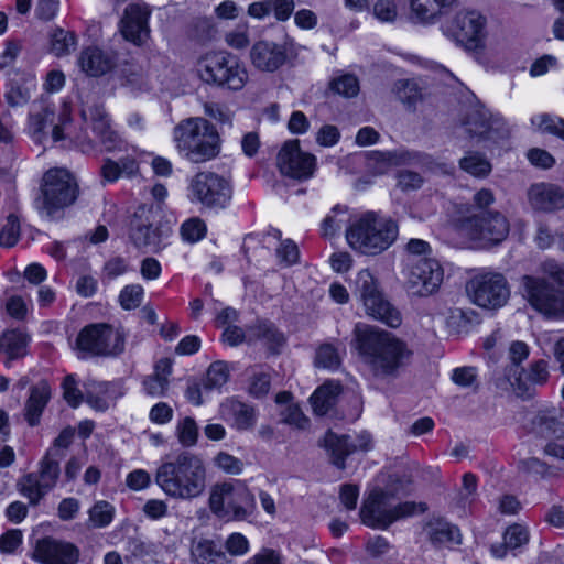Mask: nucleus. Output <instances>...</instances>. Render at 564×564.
<instances>
[{
  "instance_id": "1",
  "label": "nucleus",
  "mask_w": 564,
  "mask_h": 564,
  "mask_svg": "<svg viewBox=\"0 0 564 564\" xmlns=\"http://www.w3.org/2000/svg\"><path fill=\"white\" fill-rule=\"evenodd\" d=\"M354 344L369 375L377 380L397 379L411 364L413 351L390 332L357 324Z\"/></svg>"
},
{
  "instance_id": "2",
  "label": "nucleus",
  "mask_w": 564,
  "mask_h": 564,
  "mask_svg": "<svg viewBox=\"0 0 564 564\" xmlns=\"http://www.w3.org/2000/svg\"><path fill=\"white\" fill-rule=\"evenodd\" d=\"M542 275L525 274L520 290L528 303L547 317L564 318V264L553 259L540 264Z\"/></svg>"
},
{
  "instance_id": "3",
  "label": "nucleus",
  "mask_w": 564,
  "mask_h": 564,
  "mask_svg": "<svg viewBox=\"0 0 564 564\" xmlns=\"http://www.w3.org/2000/svg\"><path fill=\"white\" fill-rule=\"evenodd\" d=\"M155 484L171 498L195 499L206 489L205 464L199 456L191 452H182L174 460L159 466Z\"/></svg>"
},
{
  "instance_id": "4",
  "label": "nucleus",
  "mask_w": 564,
  "mask_h": 564,
  "mask_svg": "<svg viewBox=\"0 0 564 564\" xmlns=\"http://www.w3.org/2000/svg\"><path fill=\"white\" fill-rule=\"evenodd\" d=\"M210 512L224 522L252 523L258 516L256 495L245 480L229 479L212 486Z\"/></svg>"
},
{
  "instance_id": "5",
  "label": "nucleus",
  "mask_w": 564,
  "mask_h": 564,
  "mask_svg": "<svg viewBox=\"0 0 564 564\" xmlns=\"http://www.w3.org/2000/svg\"><path fill=\"white\" fill-rule=\"evenodd\" d=\"M398 235L397 221L375 212L364 213L346 228L349 247L365 256L382 253L394 243Z\"/></svg>"
},
{
  "instance_id": "6",
  "label": "nucleus",
  "mask_w": 564,
  "mask_h": 564,
  "mask_svg": "<svg viewBox=\"0 0 564 564\" xmlns=\"http://www.w3.org/2000/svg\"><path fill=\"white\" fill-rule=\"evenodd\" d=\"M180 153L192 163H204L220 152V137L208 120L202 117L182 120L173 131Z\"/></svg>"
},
{
  "instance_id": "7",
  "label": "nucleus",
  "mask_w": 564,
  "mask_h": 564,
  "mask_svg": "<svg viewBox=\"0 0 564 564\" xmlns=\"http://www.w3.org/2000/svg\"><path fill=\"white\" fill-rule=\"evenodd\" d=\"M355 294L368 317L391 328H398L402 324L400 310L390 302L379 279L370 270L364 269L358 272L355 281Z\"/></svg>"
},
{
  "instance_id": "8",
  "label": "nucleus",
  "mask_w": 564,
  "mask_h": 564,
  "mask_svg": "<svg viewBox=\"0 0 564 564\" xmlns=\"http://www.w3.org/2000/svg\"><path fill=\"white\" fill-rule=\"evenodd\" d=\"M427 510L425 502L405 501L399 505L392 503V497L382 489H375L364 501L360 508V518L364 524L386 530L393 522L423 513Z\"/></svg>"
},
{
  "instance_id": "9",
  "label": "nucleus",
  "mask_w": 564,
  "mask_h": 564,
  "mask_svg": "<svg viewBox=\"0 0 564 564\" xmlns=\"http://www.w3.org/2000/svg\"><path fill=\"white\" fill-rule=\"evenodd\" d=\"M78 195V184L75 176L66 169H51L42 180L41 195L35 199L37 212L48 219L74 204Z\"/></svg>"
},
{
  "instance_id": "10",
  "label": "nucleus",
  "mask_w": 564,
  "mask_h": 564,
  "mask_svg": "<svg viewBox=\"0 0 564 564\" xmlns=\"http://www.w3.org/2000/svg\"><path fill=\"white\" fill-rule=\"evenodd\" d=\"M198 74L204 83L234 91L241 90L248 79L239 58L224 51L208 53L200 58Z\"/></svg>"
},
{
  "instance_id": "11",
  "label": "nucleus",
  "mask_w": 564,
  "mask_h": 564,
  "mask_svg": "<svg viewBox=\"0 0 564 564\" xmlns=\"http://www.w3.org/2000/svg\"><path fill=\"white\" fill-rule=\"evenodd\" d=\"M122 330L106 323L85 326L77 335L74 349L79 358L115 357L124 350Z\"/></svg>"
},
{
  "instance_id": "12",
  "label": "nucleus",
  "mask_w": 564,
  "mask_h": 564,
  "mask_svg": "<svg viewBox=\"0 0 564 564\" xmlns=\"http://www.w3.org/2000/svg\"><path fill=\"white\" fill-rule=\"evenodd\" d=\"M187 197L191 203L206 208L224 209L231 200L232 187L227 178L215 172H198L189 181Z\"/></svg>"
},
{
  "instance_id": "13",
  "label": "nucleus",
  "mask_w": 564,
  "mask_h": 564,
  "mask_svg": "<svg viewBox=\"0 0 564 564\" xmlns=\"http://www.w3.org/2000/svg\"><path fill=\"white\" fill-rule=\"evenodd\" d=\"M486 18L478 11L464 10L441 23L443 34L465 50L480 47L486 35Z\"/></svg>"
},
{
  "instance_id": "14",
  "label": "nucleus",
  "mask_w": 564,
  "mask_h": 564,
  "mask_svg": "<svg viewBox=\"0 0 564 564\" xmlns=\"http://www.w3.org/2000/svg\"><path fill=\"white\" fill-rule=\"evenodd\" d=\"M462 128L470 139L484 143L486 148L508 139L510 134L505 120L492 116L484 107L469 108L462 120Z\"/></svg>"
},
{
  "instance_id": "15",
  "label": "nucleus",
  "mask_w": 564,
  "mask_h": 564,
  "mask_svg": "<svg viewBox=\"0 0 564 564\" xmlns=\"http://www.w3.org/2000/svg\"><path fill=\"white\" fill-rule=\"evenodd\" d=\"M471 301L484 308L498 310L510 297L507 279L497 272H484L469 280L466 286Z\"/></svg>"
},
{
  "instance_id": "16",
  "label": "nucleus",
  "mask_w": 564,
  "mask_h": 564,
  "mask_svg": "<svg viewBox=\"0 0 564 564\" xmlns=\"http://www.w3.org/2000/svg\"><path fill=\"white\" fill-rule=\"evenodd\" d=\"M61 460L44 455L39 470L24 475L17 484L19 492L36 506L56 486L61 475Z\"/></svg>"
},
{
  "instance_id": "17",
  "label": "nucleus",
  "mask_w": 564,
  "mask_h": 564,
  "mask_svg": "<svg viewBox=\"0 0 564 564\" xmlns=\"http://www.w3.org/2000/svg\"><path fill=\"white\" fill-rule=\"evenodd\" d=\"M368 166L376 173L382 174L390 166L420 167L423 171H446V164L437 163L432 155L419 151H370L367 153Z\"/></svg>"
},
{
  "instance_id": "18",
  "label": "nucleus",
  "mask_w": 564,
  "mask_h": 564,
  "mask_svg": "<svg viewBox=\"0 0 564 564\" xmlns=\"http://www.w3.org/2000/svg\"><path fill=\"white\" fill-rule=\"evenodd\" d=\"M469 237L485 247L500 243L509 234V221L500 212L476 213L463 223Z\"/></svg>"
},
{
  "instance_id": "19",
  "label": "nucleus",
  "mask_w": 564,
  "mask_h": 564,
  "mask_svg": "<svg viewBox=\"0 0 564 564\" xmlns=\"http://www.w3.org/2000/svg\"><path fill=\"white\" fill-rule=\"evenodd\" d=\"M405 285L412 295L424 297L435 293L444 279V270L435 258L421 259L404 267Z\"/></svg>"
},
{
  "instance_id": "20",
  "label": "nucleus",
  "mask_w": 564,
  "mask_h": 564,
  "mask_svg": "<svg viewBox=\"0 0 564 564\" xmlns=\"http://www.w3.org/2000/svg\"><path fill=\"white\" fill-rule=\"evenodd\" d=\"M170 234L169 228L154 226V213L145 206L139 207L131 218L129 237L137 248L158 252L164 247V240Z\"/></svg>"
},
{
  "instance_id": "21",
  "label": "nucleus",
  "mask_w": 564,
  "mask_h": 564,
  "mask_svg": "<svg viewBox=\"0 0 564 564\" xmlns=\"http://www.w3.org/2000/svg\"><path fill=\"white\" fill-rule=\"evenodd\" d=\"M276 164L283 175L306 181L314 174L316 158L311 153L303 152L299 140H290L279 151Z\"/></svg>"
},
{
  "instance_id": "22",
  "label": "nucleus",
  "mask_w": 564,
  "mask_h": 564,
  "mask_svg": "<svg viewBox=\"0 0 564 564\" xmlns=\"http://www.w3.org/2000/svg\"><path fill=\"white\" fill-rule=\"evenodd\" d=\"M85 122L90 123L91 130L107 152H121L127 143L111 128L110 119L101 105L83 106L80 110Z\"/></svg>"
},
{
  "instance_id": "23",
  "label": "nucleus",
  "mask_w": 564,
  "mask_h": 564,
  "mask_svg": "<svg viewBox=\"0 0 564 564\" xmlns=\"http://www.w3.org/2000/svg\"><path fill=\"white\" fill-rule=\"evenodd\" d=\"M151 11L144 3H130L126 7L119 21L123 39L135 44H143L150 34L149 18Z\"/></svg>"
},
{
  "instance_id": "24",
  "label": "nucleus",
  "mask_w": 564,
  "mask_h": 564,
  "mask_svg": "<svg viewBox=\"0 0 564 564\" xmlns=\"http://www.w3.org/2000/svg\"><path fill=\"white\" fill-rule=\"evenodd\" d=\"M31 557L41 564H76L79 550L73 543L46 536L36 542Z\"/></svg>"
},
{
  "instance_id": "25",
  "label": "nucleus",
  "mask_w": 564,
  "mask_h": 564,
  "mask_svg": "<svg viewBox=\"0 0 564 564\" xmlns=\"http://www.w3.org/2000/svg\"><path fill=\"white\" fill-rule=\"evenodd\" d=\"M288 57L286 43L262 40L256 42L250 51L252 65L261 72L273 73L278 70L286 63Z\"/></svg>"
},
{
  "instance_id": "26",
  "label": "nucleus",
  "mask_w": 564,
  "mask_h": 564,
  "mask_svg": "<svg viewBox=\"0 0 564 564\" xmlns=\"http://www.w3.org/2000/svg\"><path fill=\"white\" fill-rule=\"evenodd\" d=\"M528 200L535 210L554 212L564 208V191L554 184L536 183L530 186Z\"/></svg>"
},
{
  "instance_id": "27",
  "label": "nucleus",
  "mask_w": 564,
  "mask_h": 564,
  "mask_svg": "<svg viewBox=\"0 0 564 564\" xmlns=\"http://www.w3.org/2000/svg\"><path fill=\"white\" fill-rule=\"evenodd\" d=\"M78 64L88 76L99 77L113 69L117 55L97 46H89L80 52Z\"/></svg>"
},
{
  "instance_id": "28",
  "label": "nucleus",
  "mask_w": 564,
  "mask_h": 564,
  "mask_svg": "<svg viewBox=\"0 0 564 564\" xmlns=\"http://www.w3.org/2000/svg\"><path fill=\"white\" fill-rule=\"evenodd\" d=\"M318 444L326 449L332 464L339 469H345L347 456L355 453V447L351 446V437L349 435H338L332 430L325 433Z\"/></svg>"
},
{
  "instance_id": "29",
  "label": "nucleus",
  "mask_w": 564,
  "mask_h": 564,
  "mask_svg": "<svg viewBox=\"0 0 564 564\" xmlns=\"http://www.w3.org/2000/svg\"><path fill=\"white\" fill-rule=\"evenodd\" d=\"M85 401L96 411L105 412L109 409L110 402L115 401L120 393L112 382L90 380L85 383Z\"/></svg>"
},
{
  "instance_id": "30",
  "label": "nucleus",
  "mask_w": 564,
  "mask_h": 564,
  "mask_svg": "<svg viewBox=\"0 0 564 564\" xmlns=\"http://www.w3.org/2000/svg\"><path fill=\"white\" fill-rule=\"evenodd\" d=\"M220 414L225 420L231 421L232 425L239 431L249 430L256 423L254 409L234 398L221 403Z\"/></svg>"
},
{
  "instance_id": "31",
  "label": "nucleus",
  "mask_w": 564,
  "mask_h": 564,
  "mask_svg": "<svg viewBox=\"0 0 564 564\" xmlns=\"http://www.w3.org/2000/svg\"><path fill=\"white\" fill-rule=\"evenodd\" d=\"M411 13L422 23L432 24L456 6L457 0H409Z\"/></svg>"
},
{
  "instance_id": "32",
  "label": "nucleus",
  "mask_w": 564,
  "mask_h": 564,
  "mask_svg": "<svg viewBox=\"0 0 564 564\" xmlns=\"http://www.w3.org/2000/svg\"><path fill=\"white\" fill-rule=\"evenodd\" d=\"M50 399L51 387L47 381L41 380L31 388L24 406V417L30 426H36L40 423L41 415Z\"/></svg>"
},
{
  "instance_id": "33",
  "label": "nucleus",
  "mask_w": 564,
  "mask_h": 564,
  "mask_svg": "<svg viewBox=\"0 0 564 564\" xmlns=\"http://www.w3.org/2000/svg\"><path fill=\"white\" fill-rule=\"evenodd\" d=\"M424 531L434 546L458 545L462 543L459 529L443 518L431 519L425 524Z\"/></svg>"
},
{
  "instance_id": "34",
  "label": "nucleus",
  "mask_w": 564,
  "mask_h": 564,
  "mask_svg": "<svg viewBox=\"0 0 564 564\" xmlns=\"http://www.w3.org/2000/svg\"><path fill=\"white\" fill-rule=\"evenodd\" d=\"M533 430L542 436L564 437V409L540 411L532 420Z\"/></svg>"
},
{
  "instance_id": "35",
  "label": "nucleus",
  "mask_w": 564,
  "mask_h": 564,
  "mask_svg": "<svg viewBox=\"0 0 564 564\" xmlns=\"http://www.w3.org/2000/svg\"><path fill=\"white\" fill-rule=\"evenodd\" d=\"M340 392L339 383L326 382L318 387L310 399L314 413L325 415L336 404Z\"/></svg>"
},
{
  "instance_id": "36",
  "label": "nucleus",
  "mask_w": 564,
  "mask_h": 564,
  "mask_svg": "<svg viewBox=\"0 0 564 564\" xmlns=\"http://www.w3.org/2000/svg\"><path fill=\"white\" fill-rule=\"evenodd\" d=\"M28 340V336L18 329H10L1 335L0 349L9 357L7 366H9L11 360L21 358L25 355Z\"/></svg>"
},
{
  "instance_id": "37",
  "label": "nucleus",
  "mask_w": 564,
  "mask_h": 564,
  "mask_svg": "<svg viewBox=\"0 0 564 564\" xmlns=\"http://www.w3.org/2000/svg\"><path fill=\"white\" fill-rule=\"evenodd\" d=\"M392 93L409 110H414L416 104L422 100V93L417 83L413 79H399L393 84Z\"/></svg>"
},
{
  "instance_id": "38",
  "label": "nucleus",
  "mask_w": 564,
  "mask_h": 564,
  "mask_svg": "<svg viewBox=\"0 0 564 564\" xmlns=\"http://www.w3.org/2000/svg\"><path fill=\"white\" fill-rule=\"evenodd\" d=\"M251 338L261 340L270 350H275L284 344L283 335L270 322H259L249 328Z\"/></svg>"
},
{
  "instance_id": "39",
  "label": "nucleus",
  "mask_w": 564,
  "mask_h": 564,
  "mask_svg": "<svg viewBox=\"0 0 564 564\" xmlns=\"http://www.w3.org/2000/svg\"><path fill=\"white\" fill-rule=\"evenodd\" d=\"M66 129L65 123L63 124H55L52 128V141L57 142L61 140H64L68 138L76 148H78L83 153L89 154L94 152L95 150V143L89 138L86 131H80L76 134H72V132L67 131L64 133V130Z\"/></svg>"
},
{
  "instance_id": "40",
  "label": "nucleus",
  "mask_w": 564,
  "mask_h": 564,
  "mask_svg": "<svg viewBox=\"0 0 564 564\" xmlns=\"http://www.w3.org/2000/svg\"><path fill=\"white\" fill-rule=\"evenodd\" d=\"M55 112L54 109L48 106L42 107L40 111L32 112L30 115L29 129L32 138L36 142H43L45 138L44 130L54 122Z\"/></svg>"
},
{
  "instance_id": "41",
  "label": "nucleus",
  "mask_w": 564,
  "mask_h": 564,
  "mask_svg": "<svg viewBox=\"0 0 564 564\" xmlns=\"http://www.w3.org/2000/svg\"><path fill=\"white\" fill-rule=\"evenodd\" d=\"M115 517V508L105 500L97 501L88 510L87 527L93 529H101L108 527Z\"/></svg>"
},
{
  "instance_id": "42",
  "label": "nucleus",
  "mask_w": 564,
  "mask_h": 564,
  "mask_svg": "<svg viewBox=\"0 0 564 564\" xmlns=\"http://www.w3.org/2000/svg\"><path fill=\"white\" fill-rule=\"evenodd\" d=\"M531 124L540 133H549L564 141V119L550 113H541L531 118Z\"/></svg>"
},
{
  "instance_id": "43",
  "label": "nucleus",
  "mask_w": 564,
  "mask_h": 564,
  "mask_svg": "<svg viewBox=\"0 0 564 564\" xmlns=\"http://www.w3.org/2000/svg\"><path fill=\"white\" fill-rule=\"evenodd\" d=\"M459 167L476 177H485L491 172L490 162L477 152H468L462 158L459 160Z\"/></svg>"
},
{
  "instance_id": "44",
  "label": "nucleus",
  "mask_w": 564,
  "mask_h": 564,
  "mask_svg": "<svg viewBox=\"0 0 564 564\" xmlns=\"http://www.w3.org/2000/svg\"><path fill=\"white\" fill-rule=\"evenodd\" d=\"M77 45L75 33L63 29H55L51 34V51L57 56L68 55Z\"/></svg>"
},
{
  "instance_id": "45",
  "label": "nucleus",
  "mask_w": 564,
  "mask_h": 564,
  "mask_svg": "<svg viewBox=\"0 0 564 564\" xmlns=\"http://www.w3.org/2000/svg\"><path fill=\"white\" fill-rule=\"evenodd\" d=\"M229 379V368L225 361L213 362L206 372L203 388L206 391L221 388Z\"/></svg>"
},
{
  "instance_id": "46",
  "label": "nucleus",
  "mask_w": 564,
  "mask_h": 564,
  "mask_svg": "<svg viewBox=\"0 0 564 564\" xmlns=\"http://www.w3.org/2000/svg\"><path fill=\"white\" fill-rule=\"evenodd\" d=\"M433 258V249L431 245L417 238L410 239L404 246V267L410 265V262H420L421 259Z\"/></svg>"
},
{
  "instance_id": "47",
  "label": "nucleus",
  "mask_w": 564,
  "mask_h": 564,
  "mask_svg": "<svg viewBox=\"0 0 564 564\" xmlns=\"http://www.w3.org/2000/svg\"><path fill=\"white\" fill-rule=\"evenodd\" d=\"M314 362L318 368L336 370L341 364V357L333 344L326 343L317 348Z\"/></svg>"
},
{
  "instance_id": "48",
  "label": "nucleus",
  "mask_w": 564,
  "mask_h": 564,
  "mask_svg": "<svg viewBox=\"0 0 564 564\" xmlns=\"http://www.w3.org/2000/svg\"><path fill=\"white\" fill-rule=\"evenodd\" d=\"M194 554L199 564H218L219 561L225 560V553L217 549L216 544L210 540L198 542Z\"/></svg>"
},
{
  "instance_id": "49",
  "label": "nucleus",
  "mask_w": 564,
  "mask_h": 564,
  "mask_svg": "<svg viewBox=\"0 0 564 564\" xmlns=\"http://www.w3.org/2000/svg\"><path fill=\"white\" fill-rule=\"evenodd\" d=\"M74 436L75 430L72 426L63 429L45 455L62 462L66 456V451L74 441Z\"/></svg>"
},
{
  "instance_id": "50",
  "label": "nucleus",
  "mask_w": 564,
  "mask_h": 564,
  "mask_svg": "<svg viewBox=\"0 0 564 564\" xmlns=\"http://www.w3.org/2000/svg\"><path fill=\"white\" fill-rule=\"evenodd\" d=\"M207 232L206 224L198 217H192L185 220L181 226L182 238L191 243L202 240Z\"/></svg>"
},
{
  "instance_id": "51",
  "label": "nucleus",
  "mask_w": 564,
  "mask_h": 564,
  "mask_svg": "<svg viewBox=\"0 0 564 564\" xmlns=\"http://www.w3.org/2000/svg\"><path fill=\"white\" fill-rule=\"evenodd\" d=\"M397 186L402 192H412L420 189L424 184L421 173L412 171L408 167L398 170L395 174Z\"/></svg>"
},
{
  "instance_id": "52",
  "label": "nucleus",
  "mask_w": 564,
  "mask_h": 564,
  "mask_svg": "<svg viewBox=\"0 0 564 564\" xmlns=\"http://www.w3.org/2000/svg\"><path fill=\"white\" fill-rule=\"evenodd\" d=\"M176 434L180 443L183 446H194L198 437V427L195 420L191 416H186L180 421L176 426Z\"/></svg>"
},
{
  "instance_id": "53",
  "label": "nucleus",
  "mask_w": 564,
  "mask_h": 564,
  "mask_svg": "<svg viewBox=\"0 0 564 564\" xmlns=\"http://www.w3.org/2000/svg\"><path fill=\"white\" fill-rule=\"evenodd\" d=\"M144 290L140 284L124 286L119 294V303L123 310L137 308L143 300Z\"/></svg>"
},
{
  "instance_id": "54",
  "label": "nucleus",
  "mask_w": 564,
  "mask_h": 564,
  "mask_svg": "<svg viewBox=\"0 0 564 564\" xmlns=\"http://www.w3.org/2000/svg\"><path fill=\"white\" fill-rule=\"evenodd\" d=\"M20 238V221L14 214L7 217V223L0 230V246L10 248L13 247Z\"/></svg>"
},
{
  "instance_id": "55",
  "label": "nucleus",
  "mask_w": 564,
  "mask_h": 564,
  "mask_svg": "<svg viewBox=\"0 0 564 564\" xmlns=\"http://www.w3.org/2000/svg\"><path fill=\"white\" fill-rule=\"evenodd\" d=\"M452 380L458 387L473 388L474 391L479 386L477 369L470 366L455 368L452 372Z\"/></svg>"
},
{
  "instance_id": "56",
  "label": "nucleus",
  "mask_w": 564,
  "mask_h": 564,
  "mask_svg": "<svg viewBox=\"0 0 564 564\" xmlns=\"http://www.w3.org/2000/svg\"><path fill=\"white\" fill-rule=\"evenodd\" d=\"M144 392L153 398L164 397L169 388V379L161 373L147 376L142 381Z\"/></svg>"
},
{
  "instance_id": "57",
  "label": "nucleus",
  "mask_w": 564,
  "mask_h": 564,
  "mask_svg": "<svg viewBox=\"0 0 564 564\" xmlns=\"http://www.w3.org/2000/svg\"><path fill=\"white\" fill-rule=\"evenodd\" d=\"M330 88L335 93L349 98L358 94L359 82L356 76L345 74L333 79V82L330 83Z\"/></svg>"
},
{
  "instance_id": "58",
  "label": "nucleus",
  "mask_w": 564,
  "mask_h": 564,
  "mask_svg": "<svg viewBox=\"0 0 564 564\" xmlns=\"http://www.w3.org/2000/svg\"><path fill=\"white\" fill-rule=\"evenodd\" d=\"M62 388L63 397L69 406L77 408L85 400V392H82L78 389L76 379L73 375H68L64 378Z\"/></svg>"
},
{
  "instance_id": "59",
  "label": "nucleus",
  "mask_w": 564,
  "mask_h": 564,
  "mask_svg": "<svg viewBox=\"0 0 564 564\" xmlns=\"http://www.w3.org/2000/svg\"><path fill=\"white\" fill-rule=\"evenodd\" d=\"M216 467L229 475H240L243 470V463L239 458L226 453L220 452L214 458Z\"/></svg>"
},
{
  "instance_id": "60",
  "label": "nucleus",
  "mask_w": 564,
  "mask_h": 564,
  "mask_svg": "<svg viewBox=\"0 0 564 564\" xmlns=\"http://www.w3.org/2000/svg\"><path fill=\"white\" fill-rule=\"evenodd\" d=\"M503 540L509 550H514L529 542V533L521 524H513L506 530Z\"/></svg>"
},
{
  "instance_id": "61",
  "label": "nucleus",
  "mask_w": 564,
  "mask_h": 564,
  "mask_svg": "<svg viewBox=\"0 0 564 564\" xmlns=\"http://www.w3.org/2000/svg\"><path fill=\"white\" fill-rule=\"evenodd\" d=\"M271 388V378L265 372H254L250 378L249 393L254 398H263Z\"/></svg>"
},
{
  "instance_id": "62",
  "label": "nucleus",
  "mask_w": 564,
  "mask_h": 564,
  "mask_svg": "<svg viewBox=\"0 0 564 564\" xmlns=\"http://www.w3.org/2000/svg\"><path fill=\"white\" fill-rule=\"evenodd\" d=\"M520 468L538 478H546L552 475L551 467L536 457H529L519 463Z\"/></svg>"
},
{
  "instance_id": "63",
  "label": "nucleus",
  "mask_w": 564,
  "mask_h": 564,
  "mask_svg": "<svg viewBox=\"0 0 564 564\" xmlns=\"http://www.w3.org/2000/svg\"><path fill=\"white\" fill-rule=\"evenodd\" d=\"M339 213L345 216V212L340 210L339 207H335L332 210V214L327 215L326 218L322 223V232L324 237H334L341 228V225L345 224V219L339 217Z\"/></svg>"
},
{
  "instance_id": "64",
  "label": "nucleus",
  "mask_w": 564,
  "mask_h": 564,
  "mask_svg": "<svg viewBox=\"0 0 564 564\" xmlns=\"http://www.w3.org/2000/svg\"><path fill=\"white\" fill-rule=\"evenodd\" d=\"M225 547L230 555L242 556L249 551V541L243 534L234 532L227 538Z\"/></svg>"
}]
</instances>
